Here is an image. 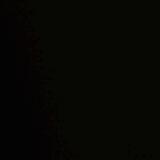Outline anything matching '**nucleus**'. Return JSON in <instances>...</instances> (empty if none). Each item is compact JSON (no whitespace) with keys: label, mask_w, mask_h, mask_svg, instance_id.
I'll list each match as a JSON object with an SVG mask.
<instances>
[{"label":"nucleus","mask_w":160,"mask_h":160,"mask_svg":"<svg viewBox=\"0 0 160 160\" xmlns=\"http://www.w3.org/2000/svg\"><path fill=\"white\" fill-rule=\"evenodd\" d=\"M7 18L8 20H10L11 22H12V19L11 16L8 15L7 16Z\"/></svg>","instance_id":"nucleus-4"},{"label":"nucleus","mask_w":160,"mask_h":160,"mask_svg":"<svg viewBox=\"0 0 160 160\" xmlns=\"http://www.w3.org/2000/svg\"><path fill=\"white\" fill-rule=\"evenodd\" d=\"M11 77L10 76H8L7 77V84L8 86V91L9 90V85L10 84V83L11 82Z\"/></svg>","instance_id":"nucleus-2"},{"label":"nucleus","mask_w":160,"mask_h":160,"mask_svg":"<svg viewBox=\"0 0 160 160\" xmlns=\"http://www.w3.org/2000/svg\"><path fill=\"white\" fill-rule=\"evenodd\" d=\"M13 111L12 108L10 107L8 105L7 107V111L8 113H11Z\"/></svg>","instance_id":"nucleus-3"},{"label":"nucleus","mask_w":160,"mask_h":160,"mask_svg":"<svg viewBox=\"0 0 160 160\" xmlns=\"http://www.w3.org/2000/svg\"><path fill=\"white\" fill-rule=\"evenodd\" d=\"M7 71H10L8 70Z\"/></svg>","instance_id":"nucleus-7"},{"label":"nucleus","mask_w":160,"mask_h":160,"mask_svg":"<svg viewBox=\"0 0 160 160\" xmlns=\"http://www.w3.org/2000/svg\"><path fill=\"white\" fill-rule=\"evenodd\" d=\"M6 27H7V31L8 33V35L7 36V40L8 41V44L9 45V46L10 48H12V46L9 44L11 42V40L10 37L11 36L10 31L12 29V28L11 27L10 25L8 24V23H6Z\"/></svg>","instance_id":"nucleus-1"},{"label":"nucleus","mask_w":160,"mask_h":160,"mask_svg":"<svg viewBox=\"0 0 160 160\" xmlns=\"http://www.w3.org/2000/svg\"><path fill=\"white\" fill-rule=\"evenodd\" d=\"M7 1H8V3L9 5H11L12 4V3L11 2L10 0H7Z\"/></svg>","instance_id":"nucleus-6"},{"label":"nucleus","mask_w":160,"mask_h":160,"mask_svg":"<svg viewBox=\"0 0 160 160\" xmlns=\"http://www.w3.org/2000/svg\"><path fill=\"white\" fill-rule=\"evenodd\" d=\"M6 11L8 13L9 11H10L11 12H12V10L11 9V8L9 7H7L6 8Z\"/></svg>","instance_id":"nucleus-5"}]
</instances>
